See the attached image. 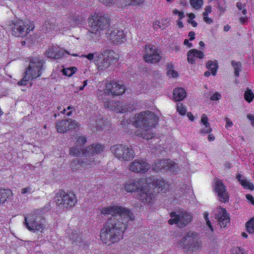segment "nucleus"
Instances as JSON below:
<instances>
[{"mask_svg":"<svg viewBox=\"0 0 254 254\" xmlns=\"http://www.w3.org/2000/svg\"><path fill=\"white\" fill-rule=\"evenodd\" d=\"M112 95L109 91L106 90V88L104 90L100 91L98 94L99 99L102 101L105 104H107L108 103L111 102L110 101V97Z\"/></svg>","mask_w":254,"mask_h":254,"instance_id":"cd10ccee","label":"nucleus"},{"mask_svg":"<svg viewBox=\"0 0 254 254\" xmlns=\"http://www.w3.org/2000/svg\"><path fill=\"white\" fill-rule=\"evenodd\" d=\"M208 215H209L208 212H205L203 214L204 218L205 219V220L206 222V224L207 225V226L210 228V229L212 231H213L212 227L211 225V222L208 219Z\"/></svg>","mask_w":254,"mask_h":254,"instance_id":"49530a36","label":"nucleus"},{"mask_svg":"<svg viewBox=\"0 0 254 254\" xmlns=\"http://www.w3.org/2000/svg\"><path fill=\"white\" fill-rule=\"evenodd\" d=\"M186 95L187 92L183 88H176L173 91V97L175 101H182Z\"/></svg>","mask_w":254,"mask_h":254,"instance_id":"b1692460","label":"nucleus"},{"mask_svg":"<svg viewBox=\"0 0 254 254\" xmlns=\"http://www.w3.org/2000/svg\"><path fill=\"white\" fill-rule=\"evenodd\" d=\"M160 24H161V22L159 21H157L153 23V25L154 29H157L158 28H161V25Z\"/></svg>","mask_w":254,"mask_h":254,"instance_id":"bf43d9fd","label":"nucleus"},{"mask_svg":"<svg viewBox=\"0 0 254 254\" xmlns=\"http://www.w3.org/2000/svg\"><path fill=\"white\" fill-rule=\"evenodd\" d=\"M31 191V188L30 187H27L25 188H22L21 190V192L22 194L30 193Z\"/></svg>","mask_w":254,"mask_h":254,"instance_id":"5fc2aeb1","label":"nucleus"},{"mask_svg":"<svg viewBox=\"0 0 254 254\" xmlns=\"http://www.w3.org/2000/svg\"><path fill=\"white\" fill-rule=\"evenodd\" d=\"M155 188H157L159 191L164 193L169 189V184L163 180H158L155 182Z\"/></svg>","mask_w":254,"mask_h":254,"instance_id":"c756f323","label":"nucleus"},{"mask_svg":"<svg viewBox=\"0 0 254 254\" xmlns=\"http://www.w3.org/2000/svg\"><path fill=\"white\" fill-rule=\"evenodd\" d=\"M231 64L234 69L235 75L237 77H238L239 76V72L241 70V63L240 62H236L235 61H232Z\"/></svg>","mask_w":254,"mask_h":254,"instance_id":"72a5a7b5","label":"nucleus"},{"mask_svg":"<svg viewBox=\"0 0 254 254\" xmlns=\"http://www.w3.org/2000/svg\"><path fill=\"white\" fill-rule=\"evenodd\" d=\"M218 224L221 228H225L230 223V217L225 208H220L217 218Z\"/></svg>","mask_w":254,"mask_h":254,"instance_id":"f3484780","label":"nucleus"},{"mask_svg":"<svg viewBox=\"0 0 254 254\" xmlns=\"http://www.w3.org/2000/svg\"><path fill=\"white\" fill-rule=\"evenodd\" d=\"M144 0H125L126 4L131 5H138L143 2Z\"/></svg>","mask_w":254,"mask_h":254,"instance_id":"37998d69","label":"nucleus"},{"mask_svg":"<svg viewBox=\"0 0 254 254\" xmlns=\"http://www.w3.org/2000/svg\"><path fill=\"white\" fill-rule=\"evenodd\" d=\"M134 124L136 127H143L142 129L136 131V135L147 140L153 137L150 128L155 127L158 122V118L153 112H142L135 115Z\"/></svg>","mask_w":254,"mask_h":254,"instance_id":"f03ea898","label":"nucleus"},{"mask_svg":"<svg viewBox=\"0 0 254 254\" xmlns=\"http://www.w3.org/2000/svg\"><path fill=\"white\" fill-rule=\"evenodd\" d=\"M17 84L19 85H25L27 84L26 80L22 79L18 82Z\"/></svg>","mask_w":254,"mask_h":254,"instance_id":"69168bd1","label":"nucleus"},{"mask_svg":"<svg viewBox=\"0 0 254 254\" xmlns=\"http://www.w3.org/2000/svg\"><path fill=\"white\" fill-rule=\"evenodd\" d=\"M170 215L171 219L168 221V223L170 225L177 224L181 228L186 226L192 219L191 215L187 212H182L179 214L173 212Z\"/></svg>","mask_w":254,"mask_h":254,"instance_id":"1a4fd4ad","label":"nucleus"},{"mask_svg":"<svg viewBox=\"0 0 254 254\" xmlns=\"http://www.w3.org/2000/svg\"><path fill=\"white\" fill-rule=\"evenodd\" d=\"M132 110V108L130 106L126 104H123L122 108V113H124L127 112H130Z\"/></svg>","mask_w":254,"mask_h":254,"instance_id":"864d4df0","label":"nucleus"},{"mask_svg":"<svg viewBox=\"0 0 254 254\" xmlns=\"http://www.w3.org/2000/svg\"><path fill=\"white\" fill-rule=\"evenodd\" d=\"M247 118L251 121V124H253V121H254V116L252 114H248Z\"/></svg>","mask_w":254,"mask_h":254,"instance_id":"338daca9","label":"nucleus"},{"mask_svg":"<svg viewBox=\"0 0 254 254\" xmlns=\"http://www.w3.org/2000/svg\"><path fill=\"white\" fill-rule=\"evenodd\" d=\"M241 185L244 188H246L251 190H254V185L253 184L248 182L245 178H243L242 180L239 182Z\"/></svg>","mask_w":254,"mask_h":254,"instance_id":"e433bc0d","label":"nucleus"},{"mask_svg":"<svg viewBox=\"0 0 254 254\" xmlns=\"http://www.w3.org/2000/svg\"><path fill=\"white\" fill-rule=\"evenodd\" d=\"M177 109V111L179 112L181 115H184L186 114V110L183 106L182 104H180V105L178 104Z\"/></svg>","mask_w":254,"mask_h":254,"instance_id":"c03bdc74","label":"nucleus"},{"mask_svg":"<svg viewBox=\"0 0 254 254\" xmlns=\"http://www.w3.org/2000/svg\"><path fill=\"white\" fill-rule=\"evenodd\" d=\"M211 11V7L210 5H207L205 8V11L203 12V16H207Z\"/></svg>","mask_w":254,"mask_h":254,"instance_id":"6e6d98bb","label":"nucleus"},{"mask_svg":"<svg viewBox=\"0 0 254 254\" xmlns=\"http://www.w3.org/2000/svg\"><path fill=\"white\" fill-rule=\"evenodd\" d=\"M206 66L207 68L211 71V73L213 76L216 75L218 68V64L216 61H208L206 64Z\"/></svg>","mask_w":254,"mask_h":254,"instance_id":"2f4dec72","label":"nucleus"},{"mask_svg":"<svg viewBox=\"0 0 254 254\" xmlns=\"http://www.w3.org/2000/svg\"><path fill=\"white\" fill-rule=\"evenodd\" d=\"M114 0H99L100 2L106 5L113 3L114 2Z\"/></svg>","mask_w":254,"mask_h":254,"instance_id":"4d7b16f0","label":"nucleus"},{"mask_svg":"<svg viewBox=\"0 0 254 254\" xmlns=\"http://www.w3.org/2000/svg\"><path fill=\"white\" fill-rule=\"evenodd\" d=\"M47 56L52 59H58L62 57L64 52L59 47L52 46L49 47L46 52Z\"/></svg>","mask_w":254,"mask_h":254,"instance_id":"6ab92c4d","label":"nucleus"},{"mask_svg":"<svg viewBox=\"0 0 254 254\" xmlns=\"http://www.w3.org/2000/svg\"><path fill=\"white\" fill-rule=\"evenodd\" d=\"M106 90L109 91L113 96H119L123 94L125 91V86L119 84L115 81H111L107 84Z\"/></svg>","mask_w":254,"mask_h":254,"instance_id":"dca6fc26","label":"nucleus"},{"mask_svg":"<svg viewBox=\"0 0 254 254\" xmlns=\"http://www.w3.org/2000/svg\"><path fill=\"white\" fill-rule=\"evenodd\" d=\"M247 231L249 233H254V218L246 223Z\"/></svg>","mask_w":254,"mask_h":254,"instance_id":"c9c22d12","label":"nucleus"},{"mask_svg":"<svg viewBox=\"0 0 254 254\" xmlns=\"http://www.w3.org/2000/svg\"><path fill=\"white\" fill-rule=\"evenodd\" d=\"M214 189L217 193L218 199L222 202H228L229 193L226 190V186L219 180H217L214 185Z\"/></svg>","mask_w":254,"mask_h":254,"instance_id":"2eb2a0df","label":"nucleus"},{"mask_svg":"<svg viewBox=\"0 0 254 254\" xmlns=\"http://www.w3.org/2000/svg\"><path fill=\"white\" fill-rule=\"evenodd\" d=\"M188 61L189 63L193 64L195 63V58L203 59L204 55L201 51L195 49L190 50L187 53Z\"/></svg>","mask_w":254,"mask_h":254,"instance_id":"aec40b11","label":"nucleus"},{"mask_svg":"<svg viewBox=\"0 0 254 254\" xmlns=\"http://www.w3.org/2000/svg\"><path fill=\"white\" fill-rule=\"evenodd\" d=\"M89 158H85L80 159L82 168H89L93 167L96 164V161L95 160L94 158H91L88 157Z\"/></svg>","mask_w":254,"mask_h":254,"instance_id":"c85d7f7f","label":"nucleus"},{"mask_svg":"<svg viewBox=\"0 0 254 254\" xmlns=\"http://www.w3.org/2000/svg\"><path fill=\"white\" fill-rule=\"evenodd\" d=\"M81 17L79 16H74L70 18V20H72V22L74 25L79 24L80 22L81 21Z\"/></svg>","mask_w":254,"mask_h":254,"instance_id":"de8ad7c7","label":"nucleus"},{"mask_svg":"<svg viewBox=\"0 0 254 254\" xmlns=\"http://www.w3.org/2000/svg\"><path fill=\"white\" fill-rule=\"evenodd\" d=\"M141 185L139 180H129L125 185V189L127 192H132L141 189Z\"/></svg>","mask_w":254,"mask_h":254,"instance_id":"4be33fe9","label":"nucleus"},{"mask_svg":"<svg viewBox=\"0 0 254 254\" xmlns=\"http://www.w3.org/2000/svg\"><path fill=\"white\" fill-rule=\"evenodd\" d=\"M221 98V94L218 92H216L210 98L211 101L214 100H218Z\"/></svg>","mask_w":254,"mask_h":254,"instance_id":"09e8293b","label":"nucleus"},{"mask_svg":"<svg viewBox=\"0 0 254 254\" xmlns=\"http://www.w3.org/2000/svg\"><path fill=\"white\" fill-rule=\"evenodd\" d=\"M212 131L211 128L209 127H205L201 130V132L202 133H210L211 131Z\"/></svg>","mask_w":254,"mask_h":254,"instance_id":"13d9d810","label":"nucleus"},{"mask_svg":"<svg viewBox=\"0 0 254 254\" xmlns=\"http://www.w3.org/2000/svg\"><path fill=\"white\" fill-rule=\"evenodd\" d=\"M167 73V74L169 75L170 77L175 78L178 76V72L174 70H168Z\"/></svg>","mask_w":254,"mask_h":254,"instance_id":"8fccbe9b","label":"nucleus"},{"mask_svg":"<svg viewBox=\"0 0 254 254\" xmlns=\"http://www.w3.org/2000/svg\"><path fill=\"white\" fill-rule=\"evenodd\" d=\"M86 138L84 136H78L76 138V144L78 145H84L86 142Z\"/></svg>","mask_w":254,"mask_h":254,"instance_id":"79ce46f5","label":"nucleus"},{"mask_svg":"<svg viewBox=\"0 0 254 254\" xmlns=\"http://www.w3.org/2000/svg\"><path fill=\"white\" fill-rule=\"evenodd\" d=\"M195 33L193 31H190L189 33V36L190 37V40L192 41L195 39Z\"/></svg>","mask_w":254,"mask_h":254,"instance_id":"052dcab7","label":"nucleus"},{"mask_svg":"<svg viewBox=\"0 0 254 254\" xmlns=\"http://www.w3.org/2000/svg\"><path fill=\"white\" fill-rule=\"evenodd\" d=\"M88 23L90 26L89 31L97 35L106 32L107 28L110 26V19L108 15L98 14L88 18Z\"/></svg>","mask_w":254,"mask_h":254,"instance_id":"20e7f679","label":"nucleus"},{"mask_svg":"<svg viewBox=\"0 0 254 254\" xmlns=\"http://www.w3.org/2000/svg\"><path fill=\"white\" fill-rule=\"evenodd\" d=\"M208 118L206 115L203 114L201 117V123L205 125L206 127H210L209 123L208 122Z\"/></svg>","mask_w":254,"mask_h":254,"instance_id":"a18cd8bd","label":"nucleus"},{"mask_svg":"<svg viewBox=\"0 0 254 254\" xmlns=\"http://www.w3.org/2000/svg\"><path fill=\"white\" fill-rule=\"evenodd\" d=\"M176 169V164L170 159L159 160L152 165V169L155 172H174Z\"/></svg>","mask_w":254,"mask_h":254,"instance_id":"9b49d317","label":"nucleus"},{"mask_svg":"<svg viewBox=\"0 0 254 254\" xmlns=\"http://www.w3.org/2000/svg\"><path fill=\"white\" fill-rule=\"evenodd\" d=\"M145 52L146 55L144 56V59L147 63H156L162 58L155 47L151 45L145 46Z\"/></svg>","mask_w":254,"mask_h":254,"instance_id":"ddd939ff","label":"nucleus"},{"mask_svg":"<svg viewBox=\"0 0 254 254\" xmlns=\"http://www.w3.org/2000/svg\"><path fill=\"white\" fill-rule=\"evenodd\" d=\"M105 34L107 35V38L115 44L121 43L125 40L123 31L118 29L112 27L109 29Z\"/></svg>","mask_w":254,"mask_h":254,"instance_id":"f8f14e48","label":"nucleus"},{"mask_svg":"<svg viewBox=\"0 0 254 254\" xmlns=\"http://www.w3.org/2000/svg\"><path fill=\"white\" fill-rule=\"evenodd\" d=\"M55 200L59 208L64 209L73 207L77 202L75 194L71 191L59 190L55 196Z\"/></svg>","mask_w":254,"mask_h":254,"instance_id":"423d86ee","label":"nucleus"},{"mask_svg":"<svg viewBox=\"0 0 254 254\" xmlns=\"http://www.w3.org/2000/svg\"><path fill=\"white\" fill-rule=\"evenodd\" d=\"M126 145L116 144L111 147L110 150L119 159L121 160L124 155V151H126Z\"/></svg>","mask_w":254,"mask_h":254,"instance_id":"5701e85b","label":"nucleus"},{"mask_svg":"<svg viewBox=\"0 0 254 254\" xmlns=\"http://www.w3.org/2000/svg\"><path fill=\"white\" fill-rule=\"evenodd\" d=\"M184 44L187 46L189 48H191L192 47V44L189 42V41L188 39H185L184 40Z\"/></svg>","mask_w":254,"mask_h":254,"instance_id":"680f3d73","label":"nucleus"},{"mask_svg":"<svg viewBox=\"0 0 254 254\" xmlns=\"http://www.w3.org/2000/svg\"><path fill=\"white\" fill-rule=\"evenodd\" d=\"M233 125V123L229 119L226 118V127L228 128V127H230Z\"/></svg>","mask_w":254,"mask_h":254,"instance_id":"e2e57ef3","label":"nucleus"},{"mask_svg":"<svg viewBox=\"0 0 254 254\" xmlns=\"http://www.w3.org/2000/svg\"><path fill=\"white\" fill-rule=\"evenodd\" d=\"M101 212L113 216L107 220L100 233L103 243L110 245L119 241L127 223L133 219V214L128 209L116 205L103 207Z\"/></svg>","mask_w":254,"mask_h":254,"instance_id":"f257e3e1","label":"nucleus"},{"mask_svg":"<svg viewBox=\"0 0 254 254\" xmlns=\"http://www.w3.org/2000/svg\"><path fill=\"white\" fill-rule=\"evenodd\" d=\"M202 3L203 0H190L191 6L196 9L200 8Z\"/></svg>","mask_w":254,"mask_h":254,"instance_id":"4c0bfd02","label":"nucleus"},{"mask_svg":"<svg viewBox=\"0 0 254 254\" xmlns=\"http://www.w3.org/2000/svg\"><path fill=\"white\" fill-rule=\"evenodd\" d=\"M150 165L143 159H135L129 166V169L135 173H144L150 168Z\"/></svg>","mask_w":254,"mask_h":254,"instance_id":"4468645a","label":"nucleus"},{"mask_svg":"<svg viewBox=\"0 0 254 254\" xmlns=\"http://www.w3.org/2000/svg\"><path fill=\"white\" fill-rule=\"evenodd\" d=\"M22 79L26 80V83L30 79H31V80H33L34 79H32V76H31L30 72L29 71V70L28 69L25 71V75L24 76V77H23Z\"/></svg>","mask_w":254,"mask_h":254,"instance_id":"603ef678","label":"nucleus"},{"mask_svg":"<svg viewBox=\"0 0 254 254\" xmlns=\"http://www.w3.org/2000/svg\"><path fill=\"white\" fill-rule=\"evenodd\" d=\"M68 121V130L76 129L78 127L79 124L75 120L72 119L67 120Z\"/></svg>","mask_w":254,"mask_h":254,"instance_id":"58836bf2","label":"nucleus"},{"mask_svg":"<svg viewBox=\"0 0 254 254\" xmlns=\"http://www.w3.org/2000/svg\"><path fill=\"white\" fill-rule=\"evenodd\" d=\"M105 107L106 108H109L117 113H122L123 103L119 101L114 102L112 101L111 102L105 104Z\"/></svg>","mask_w":254,"mask_h":254,"instance_id":"a878e982","label":"nucleus"},{"mask_svg":"<svg viewBox=\"0 0 254 254\" xmlns=\"http://www.w3.org/2000/svg\"><path fill=\"white\" fill-rule=\"evenodd\" d=\"M80 159H75L70 163V167L73 171L79 169L81 167Z\"/></svg>","mask_w":254,"mask_h":254,"instance_id":"f704fd0d","label":"nucleus"},{"mask_svg":"<svg viewBox=\"0 0 254 254\" xmlns=\"http://www.w3.org/2000/svg\"><path fill=\"white\" fill-rule=\"evenodd\" d=\"M77 70V68L75 67H71L70 68H65L63 70V74L67 76H72Z\"/></svg>","mask_w":254,"mask_h":254,"instance_id":"ea45409f","label":"nucleus"},{"mask_svg":"<svg viewBox=\"0 0 254 254\" xmlns=\"http://www.w3.org/2000/svg\"><path fill=\"white\" fill-rule=\"evenodd\" d=\"M89 153L88 157H93L94 155L101 153L103 150V147L100 144H92L86 148Z\"/></svg>","mask_w":254,"mask_h":254,"instance_id":"393cba45","label":"nucleus"},{"mask_svg":"<svg viewBox=\"0 0 254 254\" xmlns=\"http://www.w3.org/2000/svg\"><path fill=\"white\" fill-rule=\"evenodd\" d=\"M187 116L189 118V119L190 120V121H193L194 120V117H193V115L192 114V113L191 112H188L187 113Z\"/></svg>","mask_w":254,"mask_h":254,"instance_id":"774afa93","label":"nucleus"},{"mask_svg":"<svg viewBox=\"0 0 254 254\" xmlns=\"http://www.w3.org/2000/svg\"><path fill=\"white\" fill-rule=\"evenodd\" d=\"M28 21L15 19L10 22L9 26L10 27L12 34L18 37H23L33 29V27L29 25Z\"/></svg>","mask_w":254,"mask_h":254,"instance_id":"0eeeda50","label":"nucleus"},{"mask_svg":"<svg viewBox=\"0 0 254 254\" xmlns=\"http://www.w3.org/2000/svg\"><path fill=\"white\" fill-rule=\"evenodd\" d=\"M22 79L26 80V83L30 79H31V80H33L34 79H32V76H31L30 72L29 71V70L28 69L25 71V75L24 76V77H23Z\"/></svg>","mask_w":254,"mask_h":254,"instance_id":"3c124183","label":"nucleus"},{"mask_svg":"<svg viewBox=\"0 0 254 254\" xmlns=\"http://www.w3.org/2000/svg\"><path fill=\"white\" fill-rule=\"evenodd\" d=\"M68 121L67 119L63 120L57 124V131L60 133H64L68 130Z\"/></svg>","mask_w":254,"mask_h":254,"instance_id":"7c9ffc66","label":"nucleus"},{"mask_svg":"<svg viewBox=\"0 0 254 254\" xmlns=\"http://www.w3.org/2000/svg\"><path fill=\"white\" fill-rule=\"evenodd\" d=\"M138 199L143 203L150 204L154 199L155 195L149 191L141 190L138 195Z\"/></svg>","mask_w":254,"mask_h":254,"instance_id":"412c9836","label":"nucleus"},{"mask_svg":"<svg viewBox=\"0 0 254 254\" xmlns=\"http://www.w3.org/2000/svg\"><path fill=\"white\" fill-rule=\"evenodd\" d=\"M69 153L70 155L74 157H81L85 156L88 157L89 153L87 151L86 148L84 149L82 145H75L70 148Z\"/></svg>","mask_w":254,"mask_h":254,"instance_id":"a211bd4d","label":"nucleus"},{"mask_svg":"<svg viewBox=\"0 0 254 254\" xmlns=\"http://www.w3.org/2000/svg\"><path fill=\"white\" fill-rule=\"evenodd\" d=\"M244 98L247 101L250 103L253 100V98H254V94L251 90H247L245 92Z\"/></svg>","mask_w":254,"mask_h":254,"instance_id":"a19ab883","label":"nucleus"},{"mask_svg":"<svg viewBox=\"0 0 254 254\" xmlns=\"http://www.w3.org/2000/svg\"><path fill=\"white\" fill-rule=\"evenodd\" d=\"M181 242L183 244L184 252L189 254H192L202 248L201 243L198 238V234L194 232H188Z\"/></svg>","mask_w":254,"mask_h":254,"instance_id":"39448f33","label":"nucleus"},{"mask_svg":"<svg viewBox=\"0 0 254 254\" xmlns=\"http://www.w3.org/2000/svg\"><path fill=\"white\" fill-rule=\"evenodd\" d=\"M12 196V192L9 189H0V203L5 202Z\"/></svg>","mask_w":254,"mask_h":254,"instance_id":"bb28decb","label":"nucleus"},{"mask_svg":"<svg viewBox=\"0 0 254 254\" xmlns=\"http://www.w3.org/2000/svg\"><path fill=\"white\" fill-rule=\"evenodd\" d=\"M44 63L43 60H40L36 58H33L30 61L28 69L30 72L32 79H35L41 76L42 72L45 69Z\"/></svg>","mask_w":254,"mask_h":254,"instance_id":"9d476101","label":"nucleus"},{"mask_svg":"<svg viewBox=\"0 0 254 254\" xmlns=\"http://www.w3.org/2000/svg\"><path fill=\"white\" fill-rule=\"evenodd\" d=\"M85 57L89 60H92L94 58V55L92 53L88 54V55H85Z\"/></svg>","mask_w":254,"mask_h":254,"instance_id":"0e129e2a","label":"nucleus"},{"mask_svg":"<svg viewBox=\"0 0 254 254\" xmlns=\"http://www.w3.org/2000/svg\"><path fill=\"white\" fill-rule=\"evenodd\" d=\"M44 209L33 211L29 216L25 217L23 224L31 232H42L45 228Z\"/></svg>","mask_w":254,"mask_h":254,"instance_id":"7ed1b4c3","label":"nucleus"},{"mask_svg":"<svg viewBox=\"0 0 254 254\" xmlns=\"http://www.w3.org/2000/svg\"><path fill=\"white\" fill-rule=\"evenodd\" d=\"M103 53L97 55L94 59V63L99 70H105L112 63L116 61V58H113L112 51L107 50Z\"/></svg>","mask_w":254,"mask_h":254,"instance_id":"6e6552de","label":"nucleus"},{"mask_svg":"<svg viewBox=\"0 0 254 254\" xmlns=\"http://www.w3.org/2000/svg\"><path fill=\"white\" fill-rule=\"evenodd\" d=\"M134 156V153L133 150L129 148L127 146H126V151H124V155L121 159L125 161H128L132 159Z\"/></svg>","mask_w":254,"mask_h":254,"instance_id":"473e14b6","label":"nucleus"}]
</instances>
